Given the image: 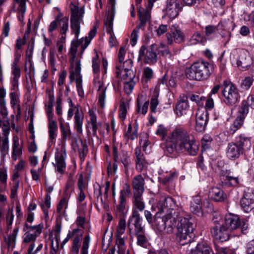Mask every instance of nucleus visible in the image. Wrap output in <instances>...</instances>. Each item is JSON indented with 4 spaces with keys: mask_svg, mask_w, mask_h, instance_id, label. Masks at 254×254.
Returning a JSON list of instances; mask_svg holds the SVG:
<instances>
[{
    "mask_svg": "<svg viewBox=\"0 0 254 254\" xmlns=\"http://www.w3.org/2000/svg\"><path fill=\"white\" fill-rule=\"evenodd\" d=\"M170 140L166 144L165 152L174 157L183 153L195 156L198 151V142L193 136L188 134L183 128L175 129L171 134Z\"/></svg>",
    "mask_w": 254,
    "mask_h": 254,
    "instance_id": "f257e3e1",
    "label": "nucleus"
},
{
    "mask_svg": "<svg viewBox=\"0 0 254 254\" xmlns=\"http://www.w3.org/2000/svg\"><path fill=\"white\" fill-rule=\"evenodd\" d=\"M162 211L166 212L165 217L155 218V224L160 231H165L167 233L171 234L180 216L179 207L175 199L171 197L165 198Z\"/></svg>",
    "mask_w": 254,
    "mask_h": 254,
    "instance_id": "f03ea898",
    "label": "nucleus"
},
{
    "mask_svg": "<svg viewBox=\"0 0 254 254\" xmlns=\"http://www.w3.org/2000/svg\"><path fill=\"white\" fill-rule=\"evenodd\" d=\"M177 238L181 245H185L191 242L194 237L193 233L195 226L194 218L187 215L186 217H179L177 219Z\"/></svg>",
    "mask_w": 254,
    "mask_h": 254,
    "instance_id": "7ed1b4c3",
    "label": "nucleus"
},
{
    "mask_svg": "<svg viewBox=\"0 0 254 254\" xmlns=\"http://www.w3.org/2000/svg\"><path fill=\"white\" fill-rule=\"evenodd\" d=\"M213 65L207 62L195 63L187 69L186 74L190 80H203L207 79L212 74Z\"/></svg>",
    "mask_w": 254,
    "mask_h": 254,
    "instance_id": "20e7f679",
    "label": "nucleus"
},
{
    "mask_svg": "<svg viewBox=\"0 0 254 254\" xmlns=\"http://www.w3.org/2000/svg\"><path fill=\"white\" fill-rule=\"evenodd\" d=\"M230 59L233 64L236 63L237 66L242 70L248 68L252 64V59L249 53L244 50H234L231 52Z\"/></svg>",
    "mask_w": 254,
    "mask_h": 254,
    "instance_id": "39448f33",
    "label": "nucleus"
},
{
    "mask_svg": "<svg viewBox=\"0 0 254 254\" xmlns=\"http://www.w3.org/2000/svg\"><path fill=\"white\" fill-rule=\"evenodd\" d=\"M84 13L83 7H79L74 5H72L71 7L70 28L76 39L78 38L80 34V24L83 22Z\"/></svg>",
    "mask_w": 254,
    "mask_h": 254,
    "instance_id": "423d86ee",
    "label": "nucleus"
},
{
    "mask_svg": "<svg viewBox=\"0 0 254 254\" xmlns=\"http://www.w3.org/2000/svg\"><path fill=\"white\" fill-rule=\"evenodd\" d=\"M223 83L224 88L222 93L225 98L224 102L229 106H233L239 100L238 90L232 83L226 80L224 81Z\"/></svg>",
    "mask_w": 254,
    "mask_h": 254,
    "instance_id": "0eeeda50",
    "label": "nucleus"
},
{
    "mask_svg": "<svg viewBox=\"0 0 254 254\" xmlns=\"http://www.w3.org/2000/svg\"><path fill=\"white\" fill-rule=\"evenodd\" d=\"M141 219L138 211L134 210L129 217L127 227L129 229V234L131 237L138 233H144L145 229L141 223Z\"/></svg>",
    "mask_w": 254,
    "mask_h": 254,
    "instance_id": "6e6552de",
    "label": "nucleus"
},
{
    "mask_svg": "<svg viewBox=\"0 0 254 254\" xmlns=\"http://www.w3.org/2000/svg\"><path fill=\"white\" fill-rule=\"evenodd\" d=\"M96 28H94L89 33L88 37H85L84 38H82L79 40L77 39L72 41L70 48V53L73 58H74L76 56L78 47L81 45L82 52L84 51L89 45L91 40L96 35Z\"/></svg>",
    "mask_w": 254,
    "mask_h": 254,
    "instance_id": "1a4fd4ad",
    "label": "nucleus"
},
{
    "mask_svg": "<svg viewBox=\"0 0 254 254\" xmlns=\"http://www.w3.org/2000/svg\"><path fill=\"white\" fill-rule=\"evenodd\" d=\"M121 77L124 80V89L127 94L133 90L137 78H135V72L133 70H121Z\"/></svg>",
    "mask_w": 254,
    "mask_h": 254,
    "instance_id": "9d476101",
    "label": "nucleus"
},
{
    "mask_svg": "<svg viewBox=\"0 0 254 254\" xmlns=\"http://www.w3.org/2000/svg\"><path fill=\"white\" fill-rule=\"evenodd\" d=\"M211 233L213 237L221 242L229 240L230 232L223 224L222 225H216L211 228Z\"/></svg>",
    "mask_w": 254,
    "mask_h": 254,
    "instance_id": "9b49d317",
    "label": "nucleus"
},
{
    "mask_svg": "<svg viewBox=\"0 0 254 254\" xmlns=\"http://www.w3.org/2000/svg\"><path fill=\"white\" fill-rule=\"evenodd\" d=\"M182 9V6L179 0H167L166 14L170 18H175Z\"/></svg>",
    "mask_w": 254,
    "mask_h": 254,
    "instance_id": "f8f14e48",
    "label": "nucleus"
},
{
    "mask_svg": "<svg viewBox=\"0 0 254 254\" xmlns=\"http://www.w3.org/2000/svg\"><path fill=\"white\" fill-rule=\"evenodd\" d=\"M69 108H76V112L74 117V127L78 134L82 133V125L84 120V114L81 107L77 105L75 106L72 103L69 105Z\"/></svg>",
    "mask_w": 254,
    "mask_h": 254,
    "instance_id": "ddd939ff",
    "label": "nucleus"
},
{
    "mask_svg": "<svg viewBox=\"0 0 254 254\" xmlns=\"http://www.w3.org/2000/svg\"><path fill=\"white\" fill-rule=\"evenodd\" d=\"M114 14L111 13L107 16V20L105 21V25L107 32L110 34L109 43L110 47L112 48L116 45L117 40L113 32V20Z\"/></svg>",
    "mask_w": 254,
    "mask_h": 254,
    "instance_id": "4468645a",
    "label": "nucleus"
},
{
    "mask_svg": "<svg viewBox=\"0 0 254 254\" xmlns=\"http://www.w3.org/2000/svg\"><path fill=\"white\" fill-rule=\"evenodd\" d=\"M223 224L231 232L239 228L241 225V222L238 215L229 214L225 216Z\"/></svg>",
    "mask_w": 254,
    "mask_h": 254,
    "instance_id": "2eb2a0df",
    "label": "nucleus"
},
{
    "mask_svg": "<svg viewBox=\"0 0 254 254\" xmlns=\"http://www.w3.org/2000/svg\"><path fill=\"white\" fill-rule=\"evenodd\" d=\"M232 22L230 20L223 21L220 22L217 26L209 25L206 26L204 28L205 35L207 37H210L214 34L217 31H219L220 28L228 29V26H232Z\"/></svg>",
    "mask_w": 254,
    "mask_h": 254,
    "instance_id": "dca6fc26",
    "label": "nucleus"
},
{
    "mask_svg": "<svg viewBox=\"0 0 254 254\" xmlns=\"http://www.w3.org/2000/svg\"><path fill=\"white\" fill-rule=\"evenodd\" d=\"M66 155L65 150L57 151L55 153L56 163L55 166L56 167V170L61 174H63L66 167L64 159Z\"/></svg>",
    "mask_w": 254,
    "mask_h": 254,
    "instance_id": "f3484780",
    "label": "nucleus"
},
{
    "mask_svg": "<svg viewBox=\"0 0 254 254\" xmlns=\"http://www.w3.org/2000/svg\"><path fill=\"white\" fill-rule=\"evenodd\" d=\"M145 181L141 175L135 176L132 181L133 194H143L144 191Z\"/></svg>",
    "mask_w": 254,
    "mask_h": 254,
    "instance_id": "a211bd4d",
    "label": "nucleus"
},
{
    "mask_svg": "<svg viewBox=\"0 0 254 254\" xmlns=\"http://www.w3.org/2000/svg\"><path fill=\"white\" fill-rule=\"evenodd\" d=\"M81 72V64L79 61L76 62V74L78 75V77L75 80L76 87L78 96L83 98L84 97V92L82 84V76Z\"/></svg>",
    "mask_w": 254,
    "mask_h": 254,
    "instance_id": "6ab92c4d",
    "label": "nucleus"
},
{
    "mask_svg": "<svg viewBox=\"0 0 254 254\" xmlns=\"http://www.w3.org/2000/svg\"><path fill=\"white\" fill-rule=\"evenodd\" d=\"M83 231L78 228L74 229L72 232L71 235L75 237L74 238L72 245V251L75 254H78L79 249L80 248V242L81 240Z\"/></svg>",
    "mask_w": 254,
    "mask_h": 254,
    "instance_id": "aec40b11",
    "label": "nucleus"
},
{
    "mask_svg": "<svg viewBox=\"0 0 254 254\" xmlns=\"http://www.w3.org/2000/svg\"><path fill=\"white\" fill-rule=\"evenodd\" d=\"M188 98L184 96L182 99L179 100L176 106V112L178 116H182L186 115L189 109Z\"/></svg>",
    "mask_w": 254,
    "mask_h": 254,
    "instance_id": "412c9836",
    "label": "nucleus"
},
{
    "mask_svg": "<svg viewBox=\"0 0 254 254\" xmlns=\"http://www.w3.org/2000/svg\"><path fill=\"white\" fill-rule=\"evenodd\" d=\"M200 196L195 195L192 197V201L190 202V209L191 213L198 216L202 215V210L201 205Z\"/></svg>",
    "mask_w": 254,
    "mask_h": 254,
    "instance_id": "4be33fe9",
    "label": "nucleus"
},
{
    "mask_svg": "<svg viewBox=\"0 0 254 254\" xmlns=\"http://www.w3.org/2000/svg\"><path fill=\"white\" fill-rule=\"evenodd\" d=\"M138 15L139 17L140 23L137 26L139 29L144 27L150 18V13L148 9L144 10L140 6H138Z\"/></svg>",
    "mask_w": 254,
    "mask_h": 254,
    "instance_id": "5701e85b",
    "label": "nucleus"
},
{
    "mask_svg": "<svg viewBox=\"0 0 254 254\" xmlns=\"http://www.w3.org/2000/svg\"><path fill=\"white\" fill-rule=\"evenodd\" d=\"M243 152L237 144L233 142L229 143L227 146V156L231 159H235L238 158Z\"/></svg>",
    "mask_w": 254,
    "mask_h": 254,
    "instance_id": "b1692460",
    "label": "nucleus"
},
{
    "mask_svg": "<svg viewBox=\"0 0 254 254\" xmlns=\"http://www.w3.org/2000/svg\"><path fill=\"white\" fill-rule=\"evenodd\" d=\"M94 86L98 88L99 95L98 102L101 107L103 108L105 106L106 88L104 87L103 82L100 80L98 81L95 80Z\"/></svg>",
    "mask_w": 254,
    "mask_h": 254,
    "instance_id": "393cba45",
    "label": "nucleus"
},
{
    "mask_svg": "<svg viewBox=\"0 0 254 254\" xmlns=\"http://www.w3.org/2000/svg\"><path fill=\"white\" fill-rule=\"evenodd\" d=\"M143 194H133L132 197V212L142 211L145 208V203L142 198Z\"/></svg>",
    "mask_w": 254,
    "mask_h": 254,
    "instance_id": "a878e982",
    "label": "nucleus"
},
{
    "mask_svg": "<svg viewBox=\"0 0 254 254\" xmlns=\"http://www.w3.org/2000/svg\"><path fill=\"white\" fill-rule=\"evenodd\" d=\"M240 203L242 209L247 213L251 212L254 207V199L247 194L241 199Z\"/></svg>",
    "mask_w": 254,
    "mask_h": 254,
    "instance_id": "bb28decb",
    "label": "nucleus"
},
{
    "mask_svg": "<svg viewBox=\"0 0 254 254\" xmlns=\"http://www.w3.org/2000/svg\"><path fill=\"white\" fill-rule=\"evenodd\" d=\"M212 252L210 247L205 243L197 244L194 249H191L189 254H211Z\"/></svg>",
    "mask_w": 254,
    "mask_h": 254,
    "instance_id": "cd10ccee",
    "label": "nucleus"
},
{
    "mask_svg": "<svg viewBox=\"0 0 254 254\" xmlns=\"http://www.w3.org/2000/svg\"><path fill=\"white\" fill-rule=\"evenodd\" d=\"M211 198L215 201L222 202L226 199V195L220 188L213 187L210 191Z\"/></svg>",
    "mask_w": 254,
    "mask_h": 254,
    "instance_id": "c85d7f7f",
    "label": "nucleus"
},
{
    "mask_svg": "<svg viewBox=\"0 0 254 254\" xmlns=\"http://www.w3.org/2000/svg\"><path fill=\"white\" fill-rule=\"evenodd\" d=\"M236 143L243 153L244 151L249 150L251 147L250 139L243 135H240L237 138Z\"/></svg>",
    "mask_w": 254,
    "mask_h": 254,
    "instance_id": "c756f323",
    "label": "nucleus"
},
{
    "mask_svg": "<svg viewBox=\"0 0 254 254\" xmlns=\"http://www.w3.org/2000/svg\"><path fill=\"white\" fill-rule=\"evenodd\" d=\"M42 232L41 228H38L34 232L31 231H27L23 236V242L24 243H29L31 242H34L36 240V238L39 236Z\"/></svg>",
    "mask_w": 254,
    "mask_h": 254,
    "instance_id": "7c9ffc66",
    "label": "nucleus"
},
{
    "mask_svg": "<svg viewBox=\"0 0 254 254\" xmlns=\"http://www.w3.org/2000/svg\"><path fill=\"white\" fill-rule=\"evenodd\" d=\"M207 122V114L197 115L196 118V129L198 131H202L204 130L206 127Z\"/></svg>",
    "mask_w": 254,
    "mask_h": 254,
    "instance_id": "2f4dec72",
    "label": "nucleus"
},
{
    "mask_svg": "<svg viewBox=\"0 0 254 254\" xmlns=\"http://www.w3.org/2000/svg\"><path fill=\"white\" fill-rule=\"evenodd\" d=\"M171 29L173 35L174 40L176 43H180L184 41V34L178 25L172 26Z\"/></svg>",
    "mask_w": 254,
    "mask_h": 254,
    "instance_id": "473e14b6",
    "label": "nucleus"
},
{
    "mask_svg": "<svg viewBox=\"0 0 254 254\" xmlns=\"http://www.w3.org/2000/svg\"><path fill=\"white\" fill-rule=\"evenodd\" d=\"M122 235H116V244L118 248L119 254H125L126 251L125 240L127 239V236L121 237Z\"/></svg>",
    "mask_w": 254,
    "mask_h": 254,
    "instance_id": "72a5a7b5",
    "label": "nucleus"
},
{
    "mask_svg": "<svg viewBox=\"0 0 254 254\" xmlns=\"http://www.w3.org/2000/svg\"><path fill=\"white\" fill-rule=\"evenodd\" d=\"M60 127L63 140L65 141L66 139H69L71 135V132L69 124H67L66 125H64L61 122V125H60Z\"/></svg>",
    "mask_w": 254,
    "mask_h": 254,
    "instance_id": "f704fd0d",
    "label": "nucleus"
},
{
    "mask_svg": "<svg viewBox=\"0 0 254 254\" xmlns=\"http://www.w3.org/2000/svg\"><path fill=\"white\" fill-rule=\"evenodd\" d=\"M58 24L61 34L64 35L62 36V38L65 39L66 33L68 29V17L67 16L63 17Z\"/></svg>",
    "mask_w": 254,
    "mask_h": 254,
    "instance_id": "c9c22d12",
    "label": "nucleus"
},
{
    "mask_svg": "<svg viewBox=\"0 0 254 254\" xmlns=\"http://www.w3.org/2000/svg\"><path fill=\"white\" fill-rule=\"evenodd\" d=\"M157 61V55L152 50H147L146 52L144 62L145 64H153Z\"/></svg>",
    "mask_w": 254,
    "mask_h": 254,
    "instance_id": "e433bc0d",
    "label": "nucleus"
},
{
    "mask_svg": "<svg viewBox=\"0 0 254 254\" xmlns=\"http://www.w3.org/2000/svg\"><path fill=\"white\" fill-rule=\"evenodd\" d=\"M143 96L138 97L137 99V112L142 115H145L148 111L149 102V101H146L143 105L141 106L142 99Z\"/></svg>",
    "mask_w": 254,
    "mask_h": 254,
    "instance_id": "4c0bfd02",
    "label": "nucleus"
},
{
    "mask_svg": "<svg viewBox=\"0 0 254 254\" xmlns=\"http://www.w3.org/2000/svg\"><path fill=\"white\" fill-rule=\"evenodd\" d=\"M58 129L57 124L48 125V133L50 142L51 143L54 142V140L57 136Z\"/></svg>",
    "mask_w": 254,
    "mask_h": 254,
    "instance_id": "58836bf2",
    "label": "nucleus"
},
{
    "mask_svg": "<svg viewBox=\"0 0 254 254\" xmlns=\"http://www.w3.org/2000/svg\"><path fill=\"white\" fill-rule=\"evenodd\" d=\"M120 160L124 165L126 170H127L130 164V159L127 152L122 151L120 153Z\"/></svg>",
    "mask_w": 254,
    "mask_h": 254,
    "instance_id": "ea45409f",
    "label": "nucleus"
},
{
    "mask_svg": "<svg viewBox=\"0 0 254 254\" xmlns=\"http://www.w3.org/2000/svg\"><path fill=\"white\" fill-rule=\"evenodd\" d=\"M126 198H120L119 204L117 206L116 211L120 217H123L124 216L126 210Z\"/></svg>",
    "mask_w": 254,
    "mask_h": 254,
    "instance_id": "a19ab883",
    "label": "nucleus"
},
{
    "mask_svg": "<svg viewBox=\"0 0 254 254\" xmlns=\"http://www.w3.org/2000/svg\"><path fill=\"white\" fill-rule=\"evenodd\" d=\"M206 41V38L198 32H196L190 39L191 44H196L198 43L203 44Z\"/></svg>",
    "mask_w": 254,
    "mask_h": 254,
    "instance_id": "79ce46f5",
    "label": "nucleus"
},
{
    "mask_svg": "<svg viewBox=\"0 0 254 254\" xmlns=\"http://www.w3.org/2000/svg\"><path fill=\"white\" fill-rule=\"evenodd\" d=\"M128 108L129 104L127 102L122 101L120 106L119 117L122 121L126 119L127 110Z\"/></svg>",
    "mask_w": 254,
    "mask_h": 254,
    "instance_id": "37998d69",
    "label": "nucleus"
},
{
    "mask_svg": "<svg viewBox=\"0 0 254 254\" xmlns=\"http://www.w3.org/2000/svg\"><path fill=\"white\" fill-rule=\"evenodd\" d=\"M232 25H233V24ZM232 26H228L229 28L228 29L220 28V30L221 31L220 32V34L221 37L224 39L223 42L224 43L225 45L227 44L230 39L231 33L230 32V30L232 28Z\"/></svg>",
    "mask_w": 254,
    "mask_h": 254,
    "instance_id": "c03bdc74",
    "label": "nucleus"
},
{
    "mask_svg": "<svg viewBox=\"0 0 254 254\" xmlns=\"http://www.w3.org/2000/svg\"><path fill=\"white\" fill-rule=\"evenodd\" d=\"M80 142L81 143V147L77 146L78 151L80 159L83 161L88 152V147L86 143H84L82 140H80Z\"/></svg>",
    "mask_w": 254,
    "mask_h": 254,
    "instance_id": "a18cd8bd",
    "label": "nucleus"
},
{
    "mask_svg": "<svg viewBox=\"0 0 254 254\" xmlns=\"http://www.w3.org/2000/svg\"><path fill=\"white\" fill-rule=\"evenodd\" d=\"M27 0H14V6L17 4L16 11L20 12L22 16L25 13L26 10V2Z\"/></svg>",
    "mask_w": 254,
    "mask_h": 254,
    "instance_id": "49530a36",
    "label": "nucleus"
},
{
    "mask_svg": "<svg viewBox=\"0 0 254 254\" xmlns=\"http://www.w3.org/2000/svg\"><path fill=\"white\" fill-rule=\"evenodd\" d=\"M137 238V245L142 247H146L147 243V238L144 233H138L134 235Z\"/></svg>",
    "mask_w": 254,
    "mask_h": 254,
    "instance_id": "de8ad7c7",
    "label": "nucleus"
},
{
    "mask_svg": "<svg viewBox=\"0 0 254 254\" xmlns=\"http://www.w3.org/2000/svg\"><path fill=\"white\" fill-rule=\"evenodd\" d=\"M190 100L194 102L199 107L203 106L204 102L206 100V97L203 96H199L196 94H192L190 97Z\"/></svg>",
    "mask_w": 254,
    "mask_h": 254,
    "instance_id": "09e8293b",
    "label": "nucleus"
},
{
    "mask_svg": "<svg viewBox=\"0 0 254 254\" xmlns=\"http://www.w3.org/2000/svg\"><path fill=\"white\" fill-rule=\"evenodd\" d=\"M244 119L245 117L243 116L237 117L231 127V130L233 133L241 127L243 124Z\"/></svg>",
    "mask_w": 254,
    "mask_h": 254,
    "instance_id": "8fccbe9b",
    "label": "nucleus"
},
{
    "mask_svg": "<svg viewBox=\"0 0 254 254\" xmlns=\"http://www.w3.org/2000/svg\"><path fill=\"white\" fill-rule=\"evenodd\" d=\"M67 206V204L66 199L65 198H62L58 203L57 208V212L60 216L64 215V211H63V209L64 207L66 209Z\"/></svg>",
    "mask_w": 254,
    "mask_h": 254,
    "instance_id": "3c124183",
    "label": "nucleus"
},
{
    "mask_svg": "<svg viewBox=\"0 0 254 254\" xmlns=\"http://www.w3.org/2000/svg\"><path fill=\"white\" fill-rule=\"evenodd\" d=\"M136 169L138 172H141L146 166V162L144 157L136 158L135 161Z\"/></svg>",
    "mask_w": 254,
    "mask_h": 254,
    "instance_id": "603ef678",
    "label": "nucleus"
},
{
    "mask_svg": "<svg viewBox=\"0 0 254 254\" xmlns=\"http://www.w3.org/2000/svg\"><path fill=\"white\" fill-rule=\"evenodd\" d=\"M158 104L159 101L157 96H153L150 99V110L151 113H155L157 112V108Z\"/></svg>",
    "mask_w": 254,
    "mask_h": 254,
    "instance_id": "864d4df0",
    "label": "nucleus"
},
{
    "mask_svg": "<svg viewBox=\"0 0 254 254\" xmlns=\"http://www.w3.org/2000/svg\"><path fill=\"white\" fill-rule=\"evenodd\" d=\"M44 213L48 215V209L51 206V196L50 194H47L45 196V202L41 204Z\"/></svg>",
    "mask_w": 254,
    "mask_h": 254,
    "instance_id": "5fc2aeb1",
    "label": "nucleus"
},
{
    "mask_svg": "<svg viewBox=\"0 0 254 254\" xmlns=\"http://www.w3.org/2000/svg\"><path fill=\"white\" fill-rule=\"evenodd\" d=\"M226 185L228 184L229 185L232 187H236L238 186L239 183V178L238 177L228 176L227 178L224 181Z\"/></svg>",
    "mask_w": 254,
    "mask_h": 254,
    "instance_id": "6e6d98bb",
    "label": "nucleus"
},
{
    "mask_svg": "<svg viewBox=\"0 0 254 254\" xmlns=\"http://www.w3.org/2000/svg\"><path fill=\"white\" fill-rule=\"evenodd\" d=\"M126 228V222L125 219L121 217L119 223L117 227L116 235H123Z\"/></svg>",
    "mask_w": 254,
    "mask_h": 254,
    "instance_id": "4d7b16f0",
    "label": "nucleus"
},
{
    "mask_svg": "<svg viewBox=\"0 0 254 254\" xmlns=\"http://www.w3.org/2000/svg\"><path fill=\"white\" fill-rule=\"evenodd\" d=\"M113 154L114 161L113 167L114 172H116L118 169V165L117 162L119 161V156L118 147L115 145H114L113 147Z\"/></svg>",
    "mask_w": 254,
    "mask_h": 254,
    "instance_id": "13d9d810",
    "label": "nucleus"
},
{
    "mask_svg": "<svg viewBox=\"0 0 254 254\" xmlns=\"http://www.w3.org/2000/svg\"><path fill=\"white\" fill-rule=\"evenodd\" d=\"M90 241V237L88 235L85 237L84 238L81 254H88V249Z\"/></svg>",
    "mask_w": 254,
    "mask_h": 254,
    "instance_id": "bf43d9fd",
    "label": "nucleus"
},
{
    "mask_svg": "<svg viewBox=\"0 0 254 254\" xmlns=\"http://www.w3.org/2000/svg\"><path fill=\"white\" fill-rule=\"evenodd\" d=\"M131 193L130 186L127 184H125L123 189L120 191V198H126V196H129Z\"/></svg>",
    "mask_w": 254,
    "mask_h": 254,
    "instance_id": "052dcab7",
    "label": "nucleus"
},
{
    "mask_svg": "<svg viewBox=\"0 0 254 254\" xmlns=\"http://www.w3.org/2000/svg\"><path fill=\"white\" fill-rule=\"evenodd\" d=\"M247 99L246 100H244L242 102V107L241 108V109L239 111L240 115L238 117H242L243 116L245 118V116L249 112V107H250V106L247 103Z\"/></svg>",
    "mask_w": 254,
    "mask_h": 254,
    "instance_id": "680f3d73",
    "label": "nucleus"
},
{
    "mask_svg": "<svg viewBox=\"0 0 254 254\" xmlns=\"http://www.w3.org/2000/svg\"><path fill=\"white\" fill-rule=\"evenodd\" d=\"M153 75V71L151 68L146 67L144 68L143 76L146 82L152 78Z\"/></svg>",
    "mask_w": 254,
    "mask_h": 254,
    "instance_id": "e2e57ef3",
    "label": "nucleus"
},
{
    "mask_svg": "<svg viewBox=\"0 0 254 254\" xmlns=\"http://www.w3.org/2000/svg\"><path fill=\"white\" fill-rule=\"evenodd\" d=\"M155 134L164 138L167 135V129L163 125H160L158 126Z\"/></svg>",
    "mask_w": 254,
    "mask_h": 254,
    "instance_id": "0e129e2a",
    "label": "nucleus"
},
{
    "mask_svg": "<svg viewBox=\"0 0 254 254\" xmlns=\"http://www.w3.org/2000/svg\"><path fill=\"white\" fill-rule=\"evenodd\" d=\"M34 47V41H33L32 39H31L28 43V48L26 51V57H27V58L29 60H30V59L32 57Z\"/></svg>",
    "mask_w": 254,
    "mask_h": 254,
    "instance_id": "69168bd1",
    "label": "nucleus"
},
{
    "mask_svg": "<svg viewBox=\"0 0 254 254\" xmlns=\"http://www.w3.org/2000/svg\"><path fill=\"white\" fill-rule=\"evenodd\" d=\"M14 215L12 212V209H9L6 214V222L8 229H10V227L12 224Z\"/></svg>",
    "mask_w": 254,
    "mask_h": 254,
    "instance_id": "338daca9",
    "label": "nucleus"
},
{
    "mask_svg": "<svg viewBox=\"0 0 254 254\" xmlns=\"http://www.w3.org/2000/svg\"><path fill=\"white\" fill-rule=\"evenodd\" d=\"M253 82V79L251 77H246L244 80H243L241 85L245 89H249L252 85Z\"/></svg>",
    "mask_w": 254,
    "mask_h": 254,
    "instance_id": "774afa93",
    "label": "nucleus"
}]
</instances>
